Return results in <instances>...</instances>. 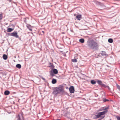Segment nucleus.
Returning a JSON list of instances; mask_svg holds the SVG:
<instances>
[{"instance_id":"f257e3e1","label":"nucleus","mask_w":120,"mask_h":120,"mask_svg":"<svg viewBox=\"0 0 120 120\" xmlns=\"http://www.w3.org/2000/svg\"><path fill=\"white\" fill-rule=\"evenodd\" d=\"M88 46L91 49H96L98 46L97 43L94 40L89 39L87 42Z\"/></svg>"},{"instance_id":"f03ea898","label":"nucleus","mask_w":120,"mask_h":120,"mask_svg":"<svg viewBox=\"0 0 120 120\" xmlns=\"http://www.w3.org/2000/svg\"><path fill=\"white\" fill-rule=\"evenodd\" d=\"M102 108L103 111H105L99 112L98 113L97 115H95V119H97L100 117L101 119H102L105 117V116L104 115L108 112L107 110L109 109V107H106L105 108Z\"/></svg>"},{"instance_id":"7ed1b4c3","label":"nucleus","mask_w":120,"mask_h":120,"mask_svg":"<svg viewBox=\"0 0 120 120\" xmlns=\"http://www.w3.org/2000/svg\"><path fill=\"white\" fill-rule=\"evenodd\" d=\"M64 90L63 86H60L59 87L56 88L54 90L53 92L55 95L61 94L64 92Z\"/></svg>"},{"instance_id":"20e7f679","label":"nucleus","mask_w":120,"mask_h":120,"mask_svg":"<svg viewBox=\"0 0 120 120\" xmlns=\"http://www.w3.org/2000/svg\"><path fill=\"white\" fill-rule=\"evenodd\" d=\"M17 33L16 32H14L10 34V35L15 37L16 38H18L19 37V36L17 34Z\"/></svg>"},{"instance_id":"39448f33","label":"nucleus","mask_w":120,"mask_h":120,"mask_svg":"<svg viewBox=\"0 0 120 120\" xmlns=\"http://www.w3.org/2000/svg\"><path fill=\"white\" fill-rule=\"evenodd\" d=\"M69 90L70 93H74L75 91L74 87L73 86H70L69 88Z\"/></svg>"},{"instance_id":"423d86ee","label":"nucleus","mask_w":120,"mask_h":120,"mask_svg":"<svg viewBox=\"0 0 120 120\" xmlns=\"http://www.w3.org/2000/svg\"><path fill=\"white\" fill-rule=\"evenodd\" d=\"M76 18L77 20H80L82 18V15L80 14L76 16Z\"/></svg>"},{"instance_id":"0eeeda50","label":"nucleus","mask_w":120,"mask_h":120,"mask_svg":"<svg viewBox=\"0 0 120 120\" xmlns=\"http://www.w3.org/2000/svg\"><path fill=\"white\" fill-rule=\"evenodd\" d=\"M97 82L98 84L102 86H103L104 85V84L102 83L101 81V80H98L97 81Z\"/></svg>"},{"instance_id":"6e6552de","label":"nucleus","mask_w":120,"mask_h":120,"mask_svg":"<svg viewBox=\"0 0 120 120\" xmlns=\"http://www.w3.org/2000/svg\"><path fill=\"white\" fill-rule=\"evenodd\" d=\"M16 117L18 118L17 120H21V117H22L23 116L21 114L20 115V114H19L16 116Z\"/></svg>"},{"instance_id":"1a4fd4ad","label":"nucleus","mask_w":120,"mask_h":120,"mask_svg":"<svg viewBox=\"0 0 120 120\" xmlns=\"http://www.w3.org/2000/svg\"><path fill=\"white\" fill-rule=\"evenodd\" d=\"M14 30V29L13 28H8L7 30V31L8 32H10L12 31L13 30Z\"/></svg>"},{"instance_id":"9d476101","label":"nucleus","mask_w":120,"mask_h":120,"mask_svg":"<svg viewBox=\"0 0 120 120\" xmlns=\"http://www.w3.org/2000/svg\"><path fill=\"white\" fill-rule=\"evenodd\" d=\"M10 94V92L8 90H6L4 92V94L5 95H8Z\"/></svg>"},{"instance_id":"9b49d317","label":"nucleus","mask_w":120,"mask_h":120,"mask_svg":"<svg viewBox=\"0 0 120 120\" xmlns=\"http://www.w3.org/2000/svg\"><path fill=\"white\" fill-rule=\"evenodd\" d=\"M3 58L4 60H6L8 58V56L4 54L3 56Z\"/></svg>"},{"instance_id":"f8f14e48","label":"nucleus","mask_w":120,"mask_h":120,"mask_svg":"<svg viewBox=\"0 0 120 120\" xmlns=\"http://www.w3.org/2000/svg\"><path fill=\"white\" fill-rule=\"evenodd\" d=\"M27 28L29 30L31 31H32V27L30 25H28L27 26Z\"/></svg>"},{"instance_id":"ddd939ff","label":"nucleus","mask_w":120,"mask_h":120,"mask_svg":"<svg viewBox=\"0 0 120 120\" xmlns=\"http://www.w3.org/2000/svg\"><path fill=\"white\" fill-rule=\"evenodd\" d=\"M53 73L55 74H56L58 73V71L56 69H54L53 70Z\"/></svg>"},{"instance_id":"4468645a","label":"nucleus","mask_w":120,"mask_h":120,"mask_svg":"<svg viewBox=\"0 0 120 120\" xmlns=\"http://www.w3.org/2000/svg\"><path fill=\"white\" fill-rule=\"evenodd\" d=\"M16 67L17 68L20 69L21 68V66L20 64H18L16 65Z\"/></svg>"},{"instance_id":"2eb2a0df","label":"nucleus","mask_w":120,"mask_h":120,"mask_svg":"<svg viewBox=\"0 0 120 120\" xmlns=\"http://www.w3.org/2000/svg\"><path fill=\"white\" fill-rule=\"evenodd\" d=\"M79 42L81 43H83L84 42V39L82 38L79 40Z\"/></svg>"},{"instance_id":"dca6fc26","label":"nucleus","mask_w":120,"mask_h":120,"mask_svg":"<svg viewBox=\"0 0 120 120\" xmlns=\"http://www.w3.org/2000/svg\"><path fill=\"white\" fill-rule=\"evenodd\" d=\"M56 79H53L52 81V83L53 84L56 83Z\"/></svg>"},{"instance_id":"f3484780","label":"nucleus","mask_w":120,"mask_h":120,"mask_svg":"<svg viewBox=\"0 0 120 120\" xmlns=\"http://www.w3.org/2000/svg\"><path fill=\"white\" fill-rule=\"evenodd\" d=\"M108 42L110 43H112L113 42V39L112 38H109L108 40Z\"/></svg>"},{"instance_id":"a211bd4d","label":"nucleus","mask_w":120,"mask_h":120,"mask_svg":"<svg viewBox=\"0 0 120 120\" xmlns=\"http://www.w3.org/2000/svg\"><path fill=\"white\" fill-rule=\"evenodd\" d=\"M91 83L92 84H94L96 83V82L94 80H92L91 81Z\"/></svg>"},{"instance_id":"6ab92c4d","label":"nucleus","mask_w":120,"mask_h":120,"mask_svg":"<svg viewBox=\"0 0 120 120\" xmlns=\"http://www.w3.org/2000/svg\"><path fill=\"white\" fill-rule=\"evenodd\" d=\"M101 54L102 56H104L106 55V53L105 52L102 51L101 53Z\"/></svg>"},{"instance_id":"aec40b11","label":"nucleus","mask_w":120,"mask_h":120,"mask_svg":"<svg viewBox=\"0 0 120 120\" xmlns=\"http://www.w3.org/2000/svg\"><path fill=\"white\" fill-rule=\"evenodd\" d=\"M72 61L74 62H77V60L76 59H74L72 60Z\"/></svg>"},{"instance_id":"412c9836","label":"nucleus","mask_w":120,"mask_h":120,"mask_svg":"<svg viewBox=\"0 0 120 120\" xmlns=\"http://www.w3.org/2000/svg\"><path fill=\"white\" fill-rule=\"evenodd\" d=\"M3 18V15L2 14H0V21Z\"/></svg>"},{"instance_id":"4be33fe9","label":"nucleus","mask_w":120,"mask_h":120,"mask_svg":"<svg viewBox=\"0 0 120 120\" xmlns=\"http://www.w3.org/2000/svg\"><path fill=\"white\" fill-rule=\"evenodd\" d=\"M50 74L51 76H53L54 75L53 74V73L52 71H51L50 72Z\"/></svg>"},{"instance_id":"5701e85b","label":"nucleus","mask_w":120,"mask_h":120,"mask_svg":"<svg viewBox=\"0 0 120 120\" xmlns=\"http://www.w3.org/2000/svg\"><path fill=\"white\" fill-rule=\"evenodd\" d=\"M117 120H120V116H117L116 117Z\"/></svg>"},{"instance_id":"b1692460","label":"nucleus","mask_w":120,"mask_h":120,"mask_svg":"<svg viewBox=\"0 0 120 120\" xmlns=\"http://www.w3.org/2000/svg\"><path fill=\"white\" fill-rule=\"evenodd\" d=\"M117 88L119 89V90H120V86L119 85H117Z\"/></svg>"},{"instance_id":"393cba45","label":"nucleus","mask_w":120,"mask_h":120,"mask_svg":"<svg viewBox=\"0 0 120 120\" xmlns=\"http://www.w3.org/2000/svg\"><path fill=\"white\" fill-rule=\"evenodd\" d=\"M51 67L53 68H54V66L53 65V64H52L50 65V66Z\"/></svg>"},{"instance_id":"a878e982","label":"nucleus","mask_w":120,"mask_h":120,"mask_svg":"<svg viewBox=\"0 0 120 120\" xmlns=\"http://www.w3.org/2000/svg\"><path fill=\"white\" fill-rule=\"evenodd\" d=\"M103 111V109L102 108L101 109H100L99 110V111Z\"/></svg>"},{"instance_id":"bb28decb","label":"nucleus","mask_w":120,"mask_h":120,"mask_svg":"<svg viewBox=\"0 0 120 120\" xmlns=\"http://www.w3.org/2000/svg\"><path fill=\"white\" fill-rule=\"evenodd\" d=\"M42 79H43V80H45V79L44 78H42Z\"/></svg>"},{"instance_id":"cd10ccee","label":"nucleus","mask_w":120,"mask_h":120,"mask_svg":"<svg viewBox=\"0 0 120 120\" xmlns=\"http://www.w3.org/2000/svg\"><path fill=\"white\" fill-rule=\"evenodd\" d=\"M49 64H50V65H51L52 64V63H49Z\"/></svg>"},{"instance_id":"c85d7f7f","label":"nucleus","mask_w":120,"mask_h":120,"mask_svg":"<svg viewBox=\"0 0 120 120\" xmlns=\"http://www.w3.org/2000/svg\"><path fill=\"white\" fill-rule=\"evenodd\" d=\"M42 32L43 33H44V31H42Z\"/></svg>"},{"instance_id":"c756f323","label":"nucleus","mask_w":120,"mask_h":120,"mask_svg":"<svg viewBox=\"0 0 120 120\" xmlns=\"http://www.w3.org/2000/svg\"><path fill=\"white\" fill-rule=\"evenodd\" d=\"M75 15H76V14H74V16H75Z\"/></svg>"},{"instance_id":"7c9ffc66","label":"nucleus","mask_w":120,"mask_h":120,"mask_svg":"<svg viewBox=\"0 0 120 120\" xmlns=\"http://www.w3.org/2000/svg\"><path fill=\"white\" fill-rule=\"evenodd\" d=\"M98 120H101V119H98Z\"/></svg>"},{"instance_id":"2f4dec72","label":"nucleus","mask_w":120,"mask_h":120,"mask_svg":"<svg viewBox=\"0 0 120 120\" xmlns=\"http://www.w3.org/2000/svg\"><path fill=\"white\" fill-rule=\"evenodd\" d=\"M107 101V100H106L105 101Z\"/></svg>"}]
</instances>
